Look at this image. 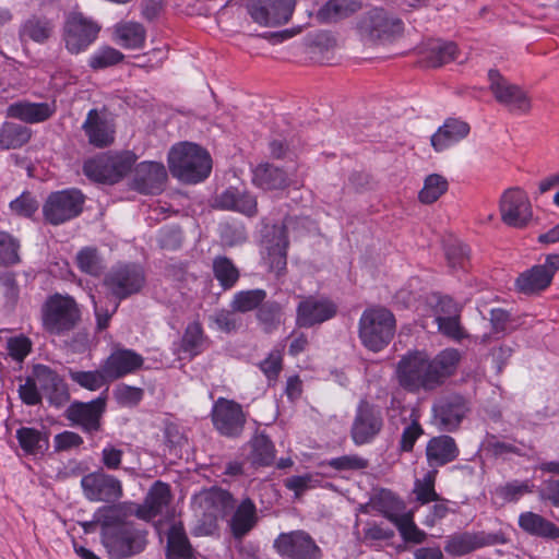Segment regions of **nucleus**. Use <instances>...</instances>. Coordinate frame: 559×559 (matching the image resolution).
<instances>
[{"mask_svg": "<svg viewBox=\"0 0 559 559\" xmlns=\"http://www.w3.org/2000/svg\"><path fill=\"white\" fill-rule=\"evenodd\" d=\"M78 267L92 276H99L105 270V263L98 250L93 247H85L76 254Z\"/></svg>", "mask_w": 559, "mask_h": 559, "instance_id": "49", "label": "nucleus"}, {"mask_svg": "<svg viewBox=\"0 0 559 559\" xmlns=\"http://www.w3.org/2000/svg\"><path fill=\"white\" fill-rule=\"evenodd\" d=\"M395 318L384 308H371L362 312L359 320V337L365 347L378 353L392 341Z\"/></svg>", "mask_w": 559, "mask_h": 559, "instance_id": "3", "label": "nucleus"}, {"mask_svg": "<svg viewBox=\"0 0 559 559\" xmlns=\"http://www.w3.org/2000/svg\"><path fill=\"white\" fill-rule=\"evenodd\" d=\"M171 500L170 488L167 484L156 481L150 489L144 504L138 509L136 515L143 520H151L162 513Z\"/></svg>", "mask_w": 559, "mask_h": 559, "instance_id": "32", "label": "nucleus"}, {"mask_svg": "<svg viewBox=\"0 0 559 559\" xmlns=\"http://www.w3.org/2000/svg\"><path fill=\"white\" fill-rule=\"evenodd\" d=\"M437 469L429 471L423 479H416L414 484V493L416 500L421 504L432 501H439V496L435 490Z\"/></svg>", "mask_w": 559, "mask_h": 559, "instance_id": "54", "label": "nucleus"}, {"mask_svg": "<svg viewBox=\"0 0 559 559\" xmlns=\"http://www.w3.org/2000/svg\"><path fill=\"white\" fill-rule=\"evenodd\" d=\"M102 25L82 12H70L66 15L62 26V41L66 49L78 55L85 51L97 38Z\"/></svg>", "mask_w": 559, "mask_h": 559, "instance_id": "5", "label": "nucleus"}, {"mask_svg": "<svg viewBox=\"0 0 559 559\" xmlns=\"http://www.w3.org/2000/svg\"><path fill=\"white\" fill-rule=\"evenodd\" d=\"M461 357L456 348H445L433 358L423 350H409L396 365L397 382L411 393L433 391L455 373Z\"/></svg>", "mask_w": 559, "mask_h": 559, "instance_id": "1", "label": "nucleus"}, {"mask_svg": "<svg viewBox=\"0 0 559 559\" xmlns=\"http://www.w3.org/2000/svg\"><path fill=\"white\" fill-rule=\"evenodd\" d=\"M32 136V131L24 124L4 122L0 127V148L15 150L26 144Z\"/></svg>", "mask_w": 559, "mask_h": 559, "instance_id": "44", "label": "nucleus"}, {"mask_svg": "<svg viewBox=\"0 0 559 559\" xmlns=\"http://www.w3.org/2000/svg\"><path fill=\"white\" fill-rule=\"evenodd\" d=\"M448 188L449 182L442 175L431 174L426 177L418 199L424 204H432L448 191Z\"/></svg>", "mask_w": 559, "mask_h": 559, "instance_id": "48", "label": "nucleus"}, {"mask_svg": "<svg viewBox=\"0 0 559 559\" xmlns=\"http://www.w3.org/2000/svg\"><path fill=\"white\" fill-rule=\"evenodd\" d=\"M85 203V195L75 188L51 192L43 205V214L51 225L58 226L78 217Z\"/></svg>", "mask_w": 559, "mask_h": 559, "instance_id": "7", "label": "nucleus"}, {"mask_svg": "<svg viewBox=\"0 0 559 559\" xmlns=\"http://www.w3.org/2000/svg\"><path fill=\"white\" fill-rule=\"evenodd\" d=\"M258 514L254 502L250 498L243 499L230 519V528L235 538H242L257 524Z\"/></svg>", "mask_w": 559, "mask_h": 559, "instance_id": "37", "label": "nucleus"}, {"mask_svg": "<svg viewBox=\"0 0 559 559\" xmlns=\"http://www.w3.org/2000/svg\"><path fill=\"white\" fill-rule=\"evenodd\" d=\"M82 130L94 147H108L115 142V119L105 107L91 109L82 124Z\"/></svg>", "mask_w": 559, "mask_h": 559, "instance_id": "19", "label": "nucleus"}, {"mask_svg": "<svg viewBox=\"0 0 559 559\" xmlns=\"http://www.w3.org/2000/svg\"><path fill=\"white\" fill-rule=\"evenodd\" d=\"M508 542L509 538L502 531L495 533L463 532L449 536L444 550L453 557H461L483 547L504 545Z\"/></svg>", "mask_w": 559, "mask_h": 559, "instance_id": "14", "label": "nucleus"}, {"mask_svg": "<svg viewBox=\"0 0 559 559\" xmlns=\"http://www.w3.org/2000/svg\"><path fill=\"white\" fill-rule=\"evenodd\" d=\"M15 437L24 455L43 457L49 449V433L45 429L21 427Z\"/></svg>", "mask_w": 559, "mask_h": 559, "instance_id": "30", "label": "nucleus"}, {"mask_svg": "<svg viewBox=\"0 0 559 559\" xmlns=\"http://www.w3.org/2000/svg\"><path fill=\"white\" fill-rule=\"evenodd\" d=\"M124 56L118 49L110 46H102L88 58V66L93 70H103L114 67L123 60Z\"/></svg>", "mask_w": 559, "mask_h": 559, "instance_id": "52", "label": "nucleus"}, {"mask_svg": "<svg viewBox=\"0 0 559 559\" xmlns=\"http://www.w3.org/2000/svg\"><path fill=\"white\" fill-rule=\"evenodd\" d=\"M56 112L53 103H15L9 106L8 114L12 118L27 123H38L48 120Z\"/></svg>", "mask_w": 559, "mask_h": 559, "instance_id": "33", "label": "nucleus"}, {"mask_svg": "<svg viewBox=\"0 0 559 559\" xmlns=\"http://www.w3.org/2000/svg\"><path fill=\"white\" fill-rule=\"evenodd\" d=\"M459 454L460 450L455 440L448 435L432 437L426 445V459L428 465L433 468L453 462Z\"/></svg>", "mask_w": 559, "mask_h": 559, "instance_id": "28", "label": "nucleus"}, {"mask_svg": "<svg viewBox=\"0 0 559 559\" xmlns=\"http://www.w3.org/2000/svg\"><path fill=\"white\" fill-rule=\"evenodd\" d=\"M38 202L31 192H23L10 202V210L17 216L31 217L38 210Z\"/></svg>", "mask_w": 559, "mask_h": 559, "instance_id": "59", "label": "nucleus"}, {"mask_svg": "<svg viewBox=\"0 0 559 559\" xmlns=\"http://www.w3.org/2000/svg\"><path fill=\"white\" fill-rule=\"evenodd\" d=\"M295 5L296 0H251L247 10L259 25L275 27L290 20Z\"/></svg>", "mask_w": 559, "mask_h": 559, "instance_id": "17", "label": "nucleus"}, {"mask_svg": "<svg viewBox=\"0 0 559 559\" xmlns=\"http://www.w3.org/2000/svg\"><path fill=\"white\" fill-rule=\"evenodd\" d=\"M115 397L117 402L122 406H135L143 399L144 391L141 388L127 385L124 383L119 384L115 389Z\"/></svg>", "mask_w": 559, "mask_h": 559, "instance_id": "62", "label": "nucleus"}, {"mask_svg": "<svg viewBox=\"0 0 559 559\" xmlns=\"http://www.w3.org/2000/svg\"><path fill=\"white\" fill-rule=\"evenodd\" d=\"M212 271L223 290L234 288L240 278L239 269L225 255H217L213 259Z\"/></svg>", "mask_w": 559, "mask_h": 559, "instance_id": "43", "label": "nucleus"}, {"mask_svg": "<svg viewBox=\"0 0 559 559\" xmlns=\"http://www.w3.org/2000/svg\"><path fill=\"white\" fill-rule=\"evenodd\" d=\"M439 331L449 338L460 342L468 337L460 321V314L451 317H436Z\"/></svg>", "mask_w": 559, "mask_h": 559, "instance_id": "56", "label": "nucleus"}, {"mask_svg": "<svg viewBox=\"0 0 559 559\" xmlns=\"http://www.w3.org/2000/svg\"><path fill=\"white\" fill-rule=\"evenodd\" d=\"M166 179L167 173L162 163L142 162L134 169V182L142 193L160 192Z\"/></svg>", "mask_w": 559, "mask_h": 559, "instance_id": "27", "label": "nucleus"}, {"mask_svg": "<svg viewBox=\"0 0 559 559\" xmlns=\"http://www.w3.org/2000/svg\"><path fill=\"white\" fill-rule=\"evenodd\" d=\"M360 9L357 0H329L317 13L321 23H334L349 16Z\"/></svg>", "mask_w": 559, "mask_h": 559, "instance_id": "40", "label": "nucleus"}, {"mask_svg": "<svg viewBox=\"0 0 559 559\" xmlns=\"http://www.w3.org/2000/svg\"><path fill=\"white\" fill-rule=\"evenodd\" d=\"M236 311L222 309L210 317L211 322L216 324L217 329L229 333L235 331L238 325V320L235 316Z\"/></svg>", "mask_w": 559, "mask_h": 559, "instance_id": "64", "label": "nucleus"}, {"mask_svg": "<svg viewBox=\"0 0 559 559\" xmlns=\"http://www.w3.org/2000/svg\"><path fill=\"white\" fill-rule=\"evenodd\" d=\"M69 377L73 382L90 391H96L110 381L104 372L103 364L97 370L79 371L70 369Z\"/></svg>", "mask_w": 559, "mask_h": 559, "instance_id": "50", "label": "nucleus"}, {"mask_svg": "<svg viewBox=\"0 0 559 559\" xmlns=\"http://www.w3.org/2000/svg\"><path fill=\"white\" fill-rule=\"evenodd\" d=\"M255 317L263 331L271 333L281 324L282 306L275 300L265 299L258 308Z\"/></svg>", "mask_w": 559, "mask_h": 559, "instance_id": "47", "label": "nucleus"}, {"mask_svg": "<svg viewBox=\"0 0 559 559\" xmlns=\"http://www.w3.org/2000/svg\"><path fill=\"white\" fill-rule=\"evenodd\" d=\"M144 283V272L135 264L114 266L104 278V286L117 301L139 293Z\"/></svg>", "mask_w": 559, "mask_h": 559, "instance_id": "9", "label": "nucleus"}, {"mask_svg": "<svg viewBox=\"0 0 559 559\" xmlns=\"http://www.w3.org/2000/svg\"><path fill=\"white\" fill-rule=\"evenodd\" d=\"M372 508L393 524L406 514V504L394 492L381 489L371 499Z\"/></svg>", "mask_w": 559, "mask_h": 559, "instance_id": "36", "label": "nucleus"}, {"mask_svg": "<svg viewBox=\"0 0 559 559\" xmlns=\"http://www.w3.org/2000/svg\"><path fill=\"white\" fill-rule=\"evenodd\" d=\"M518 524L523 532L531 536L551 540L559 538V526L535 512L521 513Z\"/></svg>", "mask_w": 559, "mask_h": 559, "instance_id": "31", "label": "nucleus"}, {"mask_svg": "<svg viewBox=\"0 0 559 559\" xmlns=\"http://www.w3.org/2000/svg\"><path fill=\"white\" fill-rule=\"evenodd\" d=\"M471 131L469 124L456 118H448L444 123L431 135V146L437 152H442L461 140Z\"/></svg>", "mask_w": 559, "mask_h": 559, "instance_id": "29", "label": "nucleus"}, {"mask_svg": "<svg viewBox=\"0 0 559 559\" xmlns=\"http://www.w3.org/2000/svg\"><path fill=\"white\" fill-rule=\"evenodd\" d=\"M20 245L10 234L0 233V261L5 265L15 264L20 261Z\"/></svg>", "mask_w": 559, "mask_h": 559, "instance_id": "57", "label": "nucleus"}, {"mask_svg": "<svg viewBox=\"0 0 559 559\" xmlns=\"http://www.w3.org/2000/svg\"><path fill=\"white\" fill-rule=\"evenodd\" d=\"M337 306L326 297L308 296L296 309V324L299 328H311L334 318Z\"/></svg>", "mask_w": 559, "mask_h": 559, "instance_id": "21", "label": "nucleus"}, {"mask_svg": "<svg viewBox=\"0 0 559 559\" xmlns=\"http://www.w3.org/2000/svg\"><path fill=\"white\" fill-rule=\"evenodd\" d=\"M33 379L40 390L47 394L50 404L61 406L70 399L67 384L56 370L49 366L37 364L33 367Z\"/></svg>", "mask_w": 559, "mask_h": 559, "instance_id": "25", "label": "nucleus"}, {"mask_svg": "<svg viewBox=\"0 0 559 559\" xmlns=\"http://www.w3.org/2000/svg\"><path fill=\"white\" fill-rule=\"evenodd\" d=\"M55 25L44 15H31L20 26L19 36L22 41L32 40L45 44L52 35Z\"/></svg>", "mask_w": 559, "mask_h": 559, "instance_id": "35", "label": "nucleus"}, {"mask_svg": "<svg viewBox=\"0 0 559 559\" xmlns=\"http://www.w3.org/2000/svg\"><path fill=\"white\" fill-rule=\"evenodd\" d=\"M79 319V307L70 296L55 294L43 305V325L51 334H62L73 329Z\"/></svg>", "mask_w": 559, "mask_h": 559, "instance_id": "6", "label": "nucleus"}, {"mask_svg": "<svg viewBox=\"0 0 559 559\" xmlns=\"http://www.w3.org/2000/svg\"><path fill=\"white\" fill-rule=\"evenodd\" d=\"M364 38L373 44L391 41L403 32V22L382 9L370 11L360 22Z\"/></svg>", "mask_w": 559, "mask_h": 559, "instance_id": "12", "label": "nucleus"}, {"mask_svg": "<svg viewBox=\"0 0 559 559\" xmlns=\"http://www.w3.org/2000/svg\"><path fill=\"white\" fill-rule=\"evenodd\" d=\"M468 412L466 400L457 394L440 399L432 407L436 426L443 431H455Z\"/></svg>", "mask_w": 559, "mask_h": 559, "instance_id": "22", "label": "nucleus"}, {"mask_svg": "<svg viewBox=\"0 0 559 559\" xmlns=\"http://www.w3.org/2000/svg\"><path fill=\"white\" fill-rule=\"evenodd\" d=\"M551 283V273L546 267L535 265L522 273L515 282L516 288L523 294H534L548 287Z\"/></svg>", "mask_w": 559, "mask_h": 559, "instance_id": "41", "label": "nucleus"}, {"mask_svg": "<svg viewBox=\"0 0 559 559\" xmlns=\"http://www.w3.org/2000/svg\"><path fill=\"white\" fill-rule=\"evenodd\" d=\"M106 408V399L97 397L91 402H74L66 411V417L74 425L81 426L85 432L100 430V418Z\"/></svg>", "mask_w": 559, "mask_h": 559, "instance_id": "24", "label": "nucleus"}, {"mask_svg": "<svg viewBox=\"0 0 559 559\" xmlns=\"http://www.w3.org/2000/svg\"><path fill=\"white\" fill-rule=\"evenodd\" d=\"M17 393L21 401L27 406L39 405L43 401L41 393L32 376L27 377L25 382L19 385Z\"/></svg>", "mask_w": 559, "mask_h": 559, "instance_id": "63", "label": "nucleus"}, {"mask_svg": "<svg viewBox=\"0 0 559 559\" xmlns=\"http://www.w3.org/2000/svg\"><path fill=\"white\" fill-rule=\"evenodd\" d=\"M147 532L132 522L116 525L104 533L103 545L109 559H127L141 554L147 545Z\"/></svg>", "mask_w": 559, "mask_h": 559, "instance_id": "4", "label": "nucleus"}, {"mask_svg": "<svg viewBox=\"0 0 559 559\" xmlns=\"http://www.w3.org/2000/svg\"><path fill=\"white\" fill-rule=\"evenodd\" d=\"M146 31L138 22H120L114 27V40L126 49H140L144 46Z\"/></svg>", "mask_w": 559, "mask_h": 559, "instance_id": "38", "label": "nucleus"}, {"mask_svg": "<svg viewBox=\"0 0 559 559\" xmlns=\"http://www.w3.org/2000/svg\"><path fill=\"white\" fill-rule=\"evenodd\" d=\"M274 548L281 557L288 559H320L322 556L314 539L301 530L281 533L274 540Z\"/></svg>", "mask_w": 559, "mask_h": 559, "instance_id": "16", "label": "nucleus"}, {"mask_svg": "<svg viewBox=\"0 0 559 559\" xmlns=\"http://www.w3.org/2000/svg\"><path fill=\"white\" fill-rule=\"evenodd\" d=\"M401 536L405 542L420 544L426 539V533L417 527L414 522V514L407 511L399 521L394 523Z\"/></svg>", "mask_w": 559, "mask_h": 559, "instance_id": "55", "label": "nucleus"}, {"mask_svg": "<svg viewBox=\"0 0 559 559\" xmlns=\"http://www.w3.org/2000/svg\"><path fill=\"white\" fill-rule=\"evenodd\" d=\"M102 364L105 374L115 381L140 370L144 358L133 349L117 345Z\"/></svg>", "mask_w": 559, "mask_h": 559, "instance_id": "23", "label": "nucleus"}, {"mask_svg": "<svg viewBox=\"0 0 559 559\" xmlns=\"http://www.w3.org/2000/svg\"><path fill=\"white\" fill-rule=\"evenodd\" d=\"M489 90L495 99L513 114H527L532 104L527 93L519 85L511 83L497 70L488 72Z\"/></svg>", "mask_w": 559, "mask_h": 559, "instance_id": "11", "label": "nucleus"}, {"mask_svg": "<svg viewBox=\"0 0 559 559\" xmlns=\"http://www.w3.org/2000/svg\"><path fill=\"white\" fill-rule=\"evenodd\" d=\"M168 559H192L193 549L181 524L170 526L167 535Z\"/></svg>", "mask_w": 559, "mask_h": 559, "instance_id": "42", "label": "nucleus"}, {"mask_svg": "<svg viewBox=\"0 0 559 559\" xmlns=\"http://www.w3.org/2000/svg\"><path fill=\"white\" fill-rule=\"evenodd\" d=\"M81 487L84 497L93 502L114 503L123 495L121 481L102 469L83 476Z\"/></svg>", "mask_w": 559, "mask_h": 559, "instance_id": "15", "label": "nucleus"}, {"mask_svg": "<svg viewBox=\"0 0 559 559\" xmlns=\"http://www.w3.org/2000/svg\"><path fill=\"white\" fill-rule=\"evenodd\" d=\"M170 174L185 183H198L206 179L212 170L210 154L197 144L185 142L171 147L168 153Z\"/></svg>", "mask_w": 559, "mask_h": 559, "instance_id": "2", "label": "nucleus"}, {"mask_svg": "<svg viewBox=\"0 0 559 559\" xmlns=\"http://www.w3.org/2000/svg\"><path fill=\"white\" fill-rule=\"evenodd\" d=\"M287 221L282 225H273L266 228L262 246L265 250L263 257L269 271L273 272L276 277H281L286 274L287 270V249H288V237H287Z\"/></svg>", "mask_w": 559, "mask_h": 559, "instance_id": "10", "label": "nucleus"}, {"mask_svg": "<svg viewBox=\"0 0 559 559\" xmlns=\"http://www.w3.org/2000/svg\"><path fill=\"white\" fill-rule=\"evenodd\" d=\"M214 207L240 213L247 217L258 214L255 195L247 190L229 187L218 193L214 199Z\"/></svg>", "mask_w": 559, "mask_h": 559, "instance_id": "26", "label": "nucleus"}, {"mask_svg": "<svg viewBox=\"0 0 559 559\" xmlns=\"http://www.w3.org/2000/svg\"><path fill=\"white\" fill-rule=\"evenodd\" d=\"M457 47L454 43H437L432 45L427 55V66L441 67L456 59Z\"/></svg>", "mask_w": 559, "mask_h": 559, "instance_id": "53", "label": "nucleus"}, {"mask_svg": "<svg viewBox=\"0 0 559 559\" xmlns=\"http://www.w3.org/2000/svg\"><path fill=\"white\" fill-rule=\"evenodd\" d=\"M424 433V429L417 417L403 429L399 448L402 452H412L418 438Z\"/></svg>", "mask_w": 559, "mask_h": 559, "instance_id": "61", "label": "nucleus"}, {"mask_svg": "<svg viewBox=\"0 0 559 559\" xmlns=\"http://www.w3.org/2000/svg\"><path fill=\"white\" fill-rule=\"evenodd\" d=\"M252 182L263 190H283L290 185L287 174L269 163L260 164L254 168Z\"/></svg>", "mask_w": 559, "mask_h": 559, "instance_id": "34", "label": "nucleus"}, {"mask_svg": "<svg viewBox=\"0 0 559 559\" xmlns=\"http://www.w3.org/2000/svg\"><path fill=\"white\" fill-rule=\"evenodd\" d=\"M534 485L530 480H511L495 489V495L503 502H516L523 496L533 492Z\"/></svg>", "mask_w": 559, "mask_h": 559, "instance_id": "51", "label": "nucleus"}, {"mask_svg": "<svg viewBox=\"0 0 559 559\" xmlns=\"http://www.w3.org/2000/svg\"><path fill=\"white\" fill-rule=\"evenodd\" d=\"M134 162L135 157L131 153L99 155L84 163L83 173L93 181L112 185L131 170Z\"/></svg>", "mask_w": 559, "mask_h": 559, "instance_id": "8", "label": "nucleus"}, {"mask_svg": "<svg viewBox=\"0 0 559 559\" xmlns=\"http://www.w3.org/2000/svg\"><path fill=\"white\" fill-rule=\"evenodd\" d=\"M211 417L215 429L228 438L239 437L247 421L242 406L225 397H218L214 403Z\"/></svg>", "mask_w": 559, "mask_h": 559, "instance_id": "13", "label": "nucleus"}, {"mask_svg": "<svg viewBox=\"0 0 559 559\" xmlns=\"http://www.w3.org/2000/svg\"><path fill=\"white\" fill-rule=\"evenodd\" d=\"M209 344V338L204 334L200 322L194 321L187 325L182 338L181 349L187 353L190 357H194L201 354Z\"/></svg>", "mask_w": 559, "mask_h": 559, "instance_id": "45", "label": "nucleus"}, {"mask_svg": "<svg viewBox=\"0 0 559 559\" xmlns=\"http://www.w3.org/2000/svg\"><path fill=\"white\" fill-rule=\"evenodd\" d=\"M325 464L335 471H359L367 468L369 465L368 460L357 454L333 457L326 461Z\"/></svg>", "mask_w": 559, "mask_h": 559, "instance_id": "58", "label": "nucleus"}, {"mask_svg": "<svg viewBox=\"0 0 559 559\" xmlns=\"http://www.w3.org/2000/svg\"><path fill=\"white\" fill-rule=\"evenodd\" d=\"M248 460L255 466H271L275 463L276 450L272 440L264 433L255 435L249 442Z\"/></svg>", "mask_w": 559, "mask_h": 559, "instance_id": "39", "label": "nucleus"}, {"mask_svg": "<svg viewBox=\"0 0 559 559\" xmlns=\"http://www.w3.org/2000/svg\"><path fill=\"white\" fill-rule=\"evenodd\" d=\"M266 297V292L261 288L240 290L234 295L230 301V308L233 311L240 313L258 310Z\"/></svg>", "mask_w": 559, "mask_h": 559, "instance_id": "46", "label": "nucleus"}, {"mask_svg": "<svg viewBox=\"0 0 559 559\" xmlns=\"http://www.w3.org/2000/svg\"><path fill=\"white\" fill-rule=\"evenodd\" d=\"M445 258L452 269H464L468 262V248L460 241H452L445 246Z\"/></svg>", "mask_w": 559, "mask_h": 559, "instance_id": "60", "label": "nucleus"}, {"mask_svg": "<svg viewBox=\"0 0 559 559\" xmlns=\"http://www.w3.org/2000/svg\"><path fill=\"white\" fill-rule=\"evenodd\" d=\"M500 215L502 222L510 227L523 228L527 226L533 217L527 194L520 188L506 190L500 199Z\"/></svg>", "mask_w": 559, "mask_h": 559, "instance_id": "18", "label": "nucleus"}, {"mask_svg": "<svg viewBox=\"0 0 559 559\" xmlns=\"http://www.w3.org/2000/svg\"><path fill=\"white\" fill-rule=\"evenodd\" d=\"M382 427L381 411L367 401H361L350 428L353 442L356 445L370 443L380 433Z\"/></svg>", "mask_w": 559, "mask_h": 559, "instance_id": "20", "label": "nucleus"}]
</instances>
